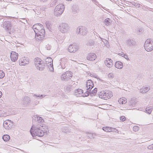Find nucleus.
Masks as SVG:
<instances>
[{
  "label": "nucleus",
  "instance_id": "6ab92c4d",
  "mask_svg": "<svg viewBox=\"0 0 153 153\" xmlns=\"http://www.w3.org/2000/svg\"><path fill=\"white\" fill-rule=\"evenodd\" d=\"M11 24L9 21H5L3 25V27L6 30H9L10 29Z\"/></svg>",
  "mask_w": 153,
  "mask_h": 153
},
{
  "label": "nucleus",
  "instance_id": "37998d69",
  "mask_svg": "<svg viewBox=\"0 0 153 153\" xmlns=\"http://www.w3.org/2000/svg\"><path fill=\"white\" fill-rule=\"evenodd\" d=\"M33 96H36V97H41V98H42V97L45 96V95H40V94H39L38 95H37L36 94H34Z\"/></svg>",
  "mask_w": 153,
  "mask_h": 153
},
{
  "label": "nucleus",
  "instance_id": "4be33fe9",
  "mask_svg": "<svg viewBox=\"0 0 153 153\" xmlns=\"http://www.w3.org/2000/svg\"><path fill=\"white\" fill-rule=\"evenodd\" d=\"M115 67L119 69H122L123 67V63L120 61H117L116 62L115 64Z\"/></svg>",
  "mask_w": 153,
  "mask_h": 153
},
{
  "label": "nucleus",
  "instance_id": "e433bc0d",
  "mask_svg": "<svg viewBox=\"0 0 153 153\" xmlns=\"http://www.w3.org/2000/svg\"><path fill=\"white\" fill-rule=\"evenodd\" d=\"M108 77L110 79H112L114 77V74L113 73H109L108 75Z\"/></svg>",
  "mask_w": 153,
  "mask_h": 153
},
{
  "label": "nucleus",
  "instance_id": "20e7f679",
  "mask_svg": "<svg viewBox=\"0 0 153 153\" xmlns=\"http://www.w3.org/2000/svg\"><path fill=\"white\" fill-rule=\"evenodd\" d=\"M64 6L62 4H59L57 5L54 9V14L58 16L62 14L64 10Z\"/></svg>",
  "mask_w": 153,
  "mask_h": 153
},
{
  "label": "nucleus",
  "instance_id": "1a4fd4ad",
  "mask_svg": "<svg viewBox=\"0 0 153 153\" xmlns=\"http://www.w3.org/2000/svg\"><path fill=\"white\" fill-rule=\"evenodd\" d=\"M13 124V123L11 120H7L4 121L3 125L5 128L9 130L12 128Z\"/></svg>",
  "mask_w": 153,
  "mask_h": 153
},
{
  "label": "nucleus",
  "instance_id": "ea45409f",
  "mask_svg": "<svg viewBox=\"0 0 153 153\" xmlns=\"http://www.w3.org/2000/svg\"><path fill=\"white\" fill-rule=\"evenodd\" d=\"M147 148L149 149H153V143L149 146L147 147Z\"/></svg>",
  "mask_w": 153,
  "mask_h": 153
},
{
  "label": "nucleus",
  "instance_id": "bb28decb",
  "mask_svg": "<svg viewBox=\"0 0 153 153\" xmlns=\"http://www.w3.org/2000/svg\"><path fill=\"white\" fill-rule=\"evenodd\" d=\"M10 136L8 134L4 135L2 137L3 140L6 142L8 141L10 139Z\"/></svg>",
  "mask_w": 153,
  "mask_h": 153
},
{
  "label": "nucleus",
  "instance_id": "09e8293b",
  "mask_svg": "<svg viewBox=\"0 0 153 153\" xmlns=\"http://www.w3.org/2000/svg\"><path fill=\"white\" fill-rule=\"evenodd\" d=\"M2 96V93L1 91H0V98Z\"/></svg>",
  "mask_w": 153,
  "mask_h": 153
},
{
  "label": "nucleus",
  "instance_id": "4c0bfd02",
  "mask_svg": "<svg viewBox=\"0 0 153 153\" xmlns=\"http://www.w3.org/2000/svg\"><path fill=\"white\" fill-rule=\"evenodd\" d=\"M133 129L134 131H136L139 130V128L137 126H134L133 127Z\"/></svg>",
  "mask_w": 153,
  "mask_h": 153
},
{
  "label": "nucleus",
  "instance_id": "c03bdc74",
  "mask_svg": "<svg viewBox=\"0 0 153 153\" xmlns=\"http://www.w3.org/2000/svg\"><path fill=\"white\" fill-rule=\"evenodd\" d=\"M45 24L46 26L48 27V26H49L50 25H51V22L49 21H47L45 23Z\"/></svg>",
  "mask_w": 153,
  "mask_h": 153
},
{
  "label": "nucleus",
  "instance_id": "72a5a7b5",
  "mask_svg": "<svg viewBox=\"0 0 153 153\" xmlns=\"http://www.w3.org/2000/svg\"><path fill=\"white\" fill-rule=\"evenodd\" d=\"M117 130L116 128L110 127V130L109 131L110 132H117Z\"/></svg>",
  "mask_w": 153,
  "mask_h": 153
},
{
  "label": "nucleus",
  "instance_id": "3c124183",
  "mask_svg": "<svg viewBox=\"0 0 153 153\" xmlns=\"http://www.w3.org/2000/svg\"><path fill=\"white\" fill-rule=\"evenodd\" d=\"M142 31V29H140L139 30V31L140 32Z\"/></svg>",
  "mask_w": 153,
  "mask_h": 153
},
{
  "label": "nucleus",
  "instance_id": "f704fd0d",
  "mask_svg": "<svg viewBox=\"0 0 153 153\" xmlns=\"http://www.w3.org/2000/svg\"><path fill=\"white\" fill-rule=\"evenodd\" d=\"M37 120L39 123H43L44 121V120L42 118L39 117H37Z\"/></svg>",
  "mask_w": 153,
  "mask_h": 153
},
{
  "label": "nucleus",
  "instance_id": "aec40b11",
  "mask_svg": "<svg viewBox=\"0 0 153 153\" xmlns=\"http://www.w3.org/2000/svg\"><path fill=\"white\" fill-rule=\"evenodd\" d=\"M45 64H46L49 68H53V60L50 57H48L45 59Z\"/></svg>",
  "mask_w": 153,
  "mask_h": 153
},
{
  "label": "nucleus",
  "instance_id": "39448f33",
  "mask_svg": "<svg viewBox=\"0 0 153 153\" xmlns=\"http://www.w3.org/2000/svg\"><path fill=\"white\" fill-rule=\"evenodd\" d=\"M112 96L111 92L110 91H101L99 94L100 98L106 100L110 98Z\"/></svg>",
  "mask_w": 153,
  "mask_h": 153
},
{
  "label": "nucleus",
  "instance_id": "a19ab883",
  "mask_svg": "<svg viewBox=\"0 0 153 153\" xmlns=\"http://www.w3.org/2000/svg\"><path fill=\"white\" fill-rule=\"evenodd\" d=\"M97 88H95L93 90H92V93L94 95L97 92Z\"/></svg>",
  "mask_w": 153,
  "mask_h": 153
},
{
  "label": "nucleus",
  "instance_id": "b1692460",
  "mask_svg": "<svg viewBox=\"0 0 153 153\" xmlns=\"http://www.w3.org/2000/svg\"><path fill=\"white\" fill-rule=\"evenodd\" d=\"M136 102V99L133 98L129 101V105L132 107H135Z\"/></svg>",
  "mask_w": 153,
  "mask_h": 153
},
{
  "label": "nucleus",
  "instance_id": "4468645a",
  "mask_svg": "<svg viewBox=\"0 0 153 153\" xmlns=\"http://www.w3.org/2000/svg\"><path fill=\"white\" fill-rule=\"evenodd\" d=\"M10 58L13 62H15L18 59V54L13 51L11 52L10 55Z\"/></svg>",
  "mask_w": 153,
  "mask_h": 153
},
{
  "label": "nucleus",
  "instance_id": "f8f14e48",
  "mask_svg": "<svg viewBox=\"0 0 153 153\" xmlns=\"http://www.w3.org/2000/svg\"><path fill=\"white\" fill-rule=\"evenodd\" d=\"M136 42L133 39H128L126 42V45L128 47H131L135 46Z\"/></svg>",
  "mask_w": 153,
  "mask_h": 153
},
{
  "label": "nucleus",
  "instance_id": "dca6fc26",
  "mask_svg": "<svg viewBox=\"0 0 153 153\" xmlns=\"http://www.w3.org/2000/svg\"><path fill=\"white\" fill-rule=\"evenodd\" d=\"M29 63L28 59L27 58L24 57L22 58L19 61V63L21 66L25 65Z\"/></svg>",
  "mask_w": 153,
  "mask_h": 153
},
{
  "label": "nucleus",
  "instance_id": "9d476101",
  "mask_svg": "<svg viewBox=\"0 0 153 153\" xmlns=\"http://www.w3.org/2000/svg\"><path fill=\"white\" fill-rule=\"evenodd\" d=\"M93 83L92 80H88L87 82L86 88L87 89V91L86 94H87V96L89 95L90 92L91 91L92 88L93 87Z\"/></svg>",
  "mask_w": 153,
  "mask_h": 153
},
{
  "label": "nucleus",
  "instance_id": "412c9836",
  "mask_svg": "<svg viewBox=\"0 0 153 153\" xmlns=\"http://www.w3.org/2000/svg\"><path fill=\"white\" fill-rule=\"evenodd\" d=\"M96 58V56L95 53H90L88 55L87 57V59L89 60L93 61L95 60Z\"/></svg>",
  "mask_w": 153,
  "mask_h": 153
},
{
  "label": "nucleus",
  "instance_id": "f3484780",
  "mask_svg": "<svg viewBox=\"0 0 153 153\" xmlns=\"http://www.w3.org/2000/svg\"><path fill=\"white\" fill-rule=\"evenodd\" d=\"M68 59L66 58H62L61 59L60 65L62 68L64 69L65 68L67 65Z\"/></svg>",
  "mask_w": 153,
  "mask_h": 153
},
{
  "label": "nucleus",
  "instance_id": "a18cd8bd",
  "mask_svg": "<svg viewBox=\"0 0 153 153\" xmlns=\"http://www.w3.org/2000/svg\"><path fill=\"white\" fill-rule=\"evenodd\" d=\"M123 56H122L123 57L125 58L126 59H128V56L127 55H126L124 53L123 54Z\"/></svg>",
  "mask_w": 153,
  "mask_h": 153
},
{
  "label": "nucleus",
  "instance_id": "49530a36",
  "mask_svg": "<svg viewBox=\"0 0 153 153\" xmlns=\"http://www.w3.org/2000/svg\"><path fill=\"white\" fill-rule=\"evenodd\" d=\"M91 76H93L96 78H98L97 75L95 74H91Z\"/></svg>",
  "mask_w": 153,
  "mask_h": 153
},
{
  "label": "nucleus",
  "instance_id": "8fccbe9b",
  "mask_svg": "<svg viewBox=\"0 0 153 153\" xmlns=\"http://www.w3.org/2000/svg\"><path fill=\"white\" fill-rule=\"evenodd\" d=\"M91 0L92 1H94V2L96 3V2H97V1H96V0Z\"/></svg>",
  "mask_w": 153,
  "mask_h": 153
},
{
  "label": "nucleus",
  "instance_id": "393cba45",
  "mask_svg": "<svg viewBox=\"0 0 153 153\" xmlns=\"http://www.w3.org/2000/svg\"><path fill=\"white\" fill-rule=\"evenodd\" d=\"M118 102L120 104H124L126 102L127 100L125 98L122 97L118 100Z\"/></svg>",
  "mask_w": 153,
  "mask_h": 153
},
{
  "label": "nucleus",
  "instance_id": "c756f323",
  "mask_svg": "<svg viewBox=\"0 0 153 153\" xmlns=\"http://www.w3.org/2000/svg\"><path fill=\"white\" fill-rule=\"evenodd\" d=\"M83 90L80 89H78L76 90L75 91V93L76 94V95H77L78 94H81L83 93Z\"/></svg>",
  "mask_w": 153,
  "mask_h": 153
},
{
  "label": "nucleus",
  "instance_id": "f257e3e1",
  "mask_svg": "<svg viewBox=\"0 0 153 153\" xmlns=\"http://www.w3.org/2000/svg\"><path fill=\"white\" fill-rule=\"evenodd\" d=\"M33 28L35 33L36 36L38 37V39H42L44 37L45 32L43 25L40 24H36L34 25Z\"/></svg>",
  "mask_w": 153,
  "mask_h": 153
},
{
  "label": "nucleus",
  "instance_id": "c9c22d12",
  "mask_svg": "<svg viewBox=\"0 0 153 153\" xmlns=\"http://www.w3.org/2000/svg\"><path fill=\"white\" fill-rule=\"evenodd\" d=\"M6 115V114L4 111L2 110H0V117L5 116Z\"/></svg>",
  "mask_w": 153,
  "mask_h": 153
},
{
  "label": "nucleus",
  "instance_id": "79ce46f5",
  "mask_svg": "<svg viewBox=\"0 0 153 153\" xmlns=\"http://www.w3.org/2000/svg\"><path fill=\"white\" fill-rule=\"evenodd\" d=\"M126 118L124 116H122L120 118V120H121L122 121H124L125 120Z\"/></svg>",
  "mask_w": 153,
  "mask_h": 153
},
{
  "label": "nucleus",
  "instance_id": "f03ea898",
  "mask_svg": "<svg viewBox=\"0 0 153 153\" xmlns=\"http://www.w3.org/2000/svg\"><path fill=\"white\" fill-rule=\"evenodd\" d=\"M30 132L32 136L34 137H36V136L42 137L44 134V132L43 130L34 125L32 126Z\"/></svg>",
  "mask_w": 153,
  "mask_h": 153
},
{
  "label": "nucleus",
  "instance_id": "0eeeda50",
  "mask_svg": "<svg viewBox=\"0 0 153 153\" xmlns=\"http://www.w3.org/2000/svg\"><path fill=\"white\" fill-rule=\"evenodd\" d=\"M72 73L71 71H68L62 74L61 76L62 80L68 81L72 77Z\"/></svg>",
  "mask_w": 153,
  "mask_h": 153
},
{
  "label": "nucleus",
  "instance_id": "cd10ccee",
  "mask_svg": "<svg viewBox=\"0 0 153 153\" xmlns=\"http://www.w3.org/2000/svg\"><path fill=\"white\" fill-rule=\"evenodd\" d=\"M111 21L110 19L107 18L104 21V23L106 25H109L111 24Z\"/></svg>",
  "mask_w": 153,
  "mask_h": 153
},
{
  "label": "nucleus",
  "instance_id": "7c9ffc66",
  "mask_svg": "<svg viewBox=\"0 0 153 153\" xmlns=\"http://www.w3.org/2000/svg\"><path fill=\"white\" fill-rule=\"evenodd\" d=\"M152 108L150 107H148L146 108V112L150 114L151 113Z\"/></svg>",
  "mask_w": 153,
  "mask_h": 153
},
{
  "label": "nucleus",
  "instance_id": "a211bd4d",
  "mask_svg": "<svg viewBox=\"0 0 153 153\" xmlns=\"http://www.w3.org/2000/svg\"><path fill=\"white\" fill-rule=\"evenodd\" d=\"M106 65L108 68H111L113 65L112 60L111 59L107 58L105 61Z\"/></svg>",
  "mask_w": 153,
  "mask_h": 153
},
{
  "label": "nucleus",
  "instance_id": "603ef678",
  "mask_svg": "<svg viewBox=\"0 0 153 153\" xmlns=\"http://www.w3.org/2000/svg\"><path fill=\"white\" fill-rule=\"evenodd\" d=\"M123 54H122V53H120L119 55H120V56H123Z\"/></svg>",
  "mask_w": 153,
  "mask_h": 153
},
{
  "label": "nucleus",
  "instance_id": "6e6d98bb",
  "mask_svg": "<svg viewBox=\"0 0 153 153\" xmlns=\"http://www.w3.org/2000/svg\"><path fill=\"white\" fill-rule=\"evenodd\" d=\"M91 134V135H92L91 134Z\"/></svg>",
  "mask_w": 153,
  "mask_h": 153
},
{
  "label": "nucleus",
  "instance_id": "473e14b6",
  "mask_svg": "<svg viewBox=\"0 0 153 153\" xmlns=\"http://www.w3.org/2000/svg\"><path fill=\"white\" fill-rule=\"evenodd\" d=\"M5 74L2 70H0V79L2 78L4 76Z\"/></svg>",
  "mask_w": 153,
  "mask_h": 153
},
{
  "label": "nucleus",
  "instance_id": "6e6552de",
  "mask_svg": "<svg viewBox=\"0 0 153 153\" xmlns=\"http://www.w3.org/2000/svg\"><path fill=\"white\" fill-rule=\"evenodd\" d=\"M59 28L60 31L62 33L67 32L69 30V25L66 23H62L60 25Z\"/></svg>",
  "mask_w": 153,
  "mask_h": 153
},
{
  "label": "nucleus",
  "instance_id": "a878e982",
  "mask_svg": "<svg viewBox=\"0 0 153 153\" xmlns=\"http://www.w3.org/2000/svg\"><path fill=\"white\" fill-rule=\"evenodd\" d=\"M95 44V42L93 40L90 39L89 40L86 44L87 46H92Z\"/></svg>",
  "mask_w": 153,
  "mask_h": 153
},
{
  "label": "nucleus",
  "instance_id": "de8ad7c7",
  "mask_svg": "<svg viewBox=\"0 0 153 153\" xmlns=\"http://www.w3.org/2000/svg\"><path fill=\"white\" fill-rule=\"evenodd\" d=\"M48 0H40V1L45 2L47 1Z\"/></svg>",
  "mask_w": 153,
  "mask_h": 153
},
{
  "label": "nucleus",
  "instance_id": "5701e85b",
  "mask_svg": "<svg viewBox=\"0 0 153 153\" xmlns=\"http://www.w3.org/2000/svg\"><path fill=\"white\" fill-rule=\"evenodd\" d=\"M150 87L149 86L146 87H143L140 89V91L142 93H145L147 92L150 89Z\"/></svg>",
  "mask_w": 153,
  "mask_h": 153
},
{
  "label": "nucleus",
  "instance_id": "5fc2aeb1",
  "mask_svg": "<svg viewBox=\"0 0 153 153\" xmlns=\"http://www.w3.org/2000/svg\"><path fill=\"white\" fill-rule=\"evenodd\" d=\"M100 37V39H102V38L101 37Z\"/></svg>",
  "mask_w": 153,
  "mask_h": 153
},
{
  "label": "nucleus",
  "instance_id": "423d86ee",
  "mask_svg": "<svg viewBox=\"0 0 153 153\" xmlns=\"http://www.w3.org/2000/svg\"><path fill=\"white\" fill-rule=\"evenodd\" d=\"M144 46L147 51H151L153 49V42L151 39H148L146 41Z\"/></svg>",
  "mask_w": 153,
  "mask_h": 153
},
{
  "label": "nucleus",
  "instance_id": "ddd939ff",
  "mask_svg": "<svg viewBox=\"0 0 153 153\" xmlns=\"http://www.w3.org/2000/svg\"><path fill=\"white\" fill-rule=\"evenodd\" d=\"M78 49V47L73 44L70 45L68 48V51L71 53L74 52L76 51Z\"/></svg>",
  "mask_w": 153,
  "mask_h": 153
},
{
  "label": "nucleus",
  "instance_id": "2eb2a0df",
  "mask_svg": "<svg viewBox=\"0 0 153 153\" xmlns=\"http://www.w3.org/2000/svg\"><path fill=\"white\" fill-rule=\"evenodd\" d=\"M30 101V99L29 97L25 96L23 100L22 104L25 106H26L29 105Z\"/></svg>",
  "mask_w": 153,
  "mask_h": 153
},
{
  "label": "nucleus",
  "instance_id": "7ed1b4c3",
  "mask_svg": "<svg viewBox=\"0 0 153 153\" xmlns=\"http://www.w3.org/2000/svg\"><path fill=\"white\" fill-rule=\"evenodd\" d=\"M34 63L37 69L39 71H42L45 67L44 62L40 58H36L34 60Z\"/></svg>",
  "mask_w": 153,
  "mask_h": 153
},
{
  "label": "nucleus",
  "instance_id": "864d4df0",
  "mask_svg": "<svg viewBox=\"0 0 153 153\" xmlns=\"http://www.w3.org/2000/svg\"><path fill=\"white\" fill-rule=\"evenodd\" d=\"M99 80H100V81H102V79H99Z\"/></svg>",
  "mask_w": 153,
  "mask_h": 153
},
{
  "label": "nucleus",
  "instance_id": "9b49d317",
  "mask_svg": "<svg viewBox=\"0 0 153 153\" xmlns=\"http://www.w3.org/2000/svg\"><path fill=\"white\" fill-rule=\"evenodd\" d=\"M76 31L77 34H79L81 35L84 36L87 34V31L85 28L82 27H78Z\"/></svg>",
  "mask_w": 153,
  "mask_h": 153
},
{
  "label": "nucleus",
  "instance_id": "c85d7f7f",
  "mask_svg": "<svg viewBox=\"0 0 153 153\" xmlns=\"http://www.w3.org/2000/svg\"><path fill=\"white\" fill-rule=\"evenodd\" d=\"M65 91L67 92H69L71 91L72 89V85H67L65 88Z\"/></svg>",
  "mask_w": 153,
  "mask_h": 153
},
{
  "label": "nucleus",
  "instance_id": "58836bf2",
  "mask_svg": "<svg viewBox=\"0 0 153 153\" xmlns=\"http://www.w3.org/2000/svg\"><path fill=\"white\" fill-rule=\"evenodd\" d=\"M45 48L47 50H50L51 48V46L50 45L48 44L46 46Z\"/></svg>",
  "mask_w": 153,
  "mask_h": 153
},
{
  "label": "nucleus",
  "instance_id": "2f4dec72",
  "mask_svg": "<svg viewBox=\"0 0 153 153\" xmlns=\"http://www.w3.org/2000/svg\"><path fill=\"white\" fill-rule=\"evenodd\" d=\"M110 127H104L102 128V129L105 131L110 132Z\"/></svg>",
  "mask_w": 153,
  "mask_h": 153
}]
</instances>
